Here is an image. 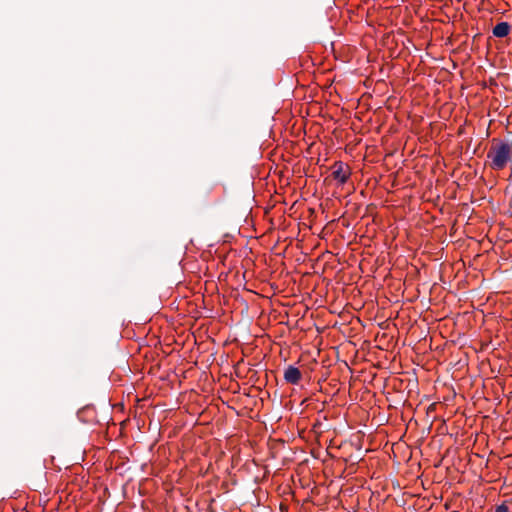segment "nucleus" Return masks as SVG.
<instances>
[{
  "mask_svg": "<svg viewBox=\"0 0 512 512\" xmlns=\"http://www.w3.org/2000/svg\"><path fill=\"white\" fill-rule=\"evenodd\" d=\"M511 29V25L508 22H500L493 28V35L498 38L506 37Z\"/></svg>",
  "mask_w": 512,
  "mask_h": 512,
  "instance_id": "20e7f679",
  "label": "nucleus"
},
{
  "mask_svg": "<svg viewBox=\"0 0 512 512\" xmlns=\"http://www.w3.org/2000/svg\"><path fill=\"white\" fill-rule=\"evenodd\" d=\"M283 378L287 383L296 385L302 379V373L297 367L289 365L284 370Z\"/></svg>",
  "mask_w": 512,
  "mask_h": 512,
  "instance_id": "f03ea898",
  "label": "nucleus"
},
{
  "mask_svg": "<svg viewBox=\"0 0 512 512\" xmlns=\"http://www.w3.org/2000/svg\"><path fill=\"white\" fill-rule=\"evenodd\" d=\"M490 159V167L494 170L503 169L512 160V141L492 140V146L487 153Z\"/></svg>",
  "mask_w": 512,
  "mask_h": 512,
  "instance_id": "f257e3e1",
  "label": "nucleus"
},
{
  "mask_svg": "<svg viewBox=\"0 0 512 512\" xmlns=\"http://www.w3.org/2000/svg\"><path fill=\"white\" fill-rule=\"evenodd\" d=\"M333 177L337 179L341 184H344L350 175L348 167L342 162H336L333 166Z\"/></svg>",
  "mask_w": 512,
  "mask_h": 512,
  "instance_id": "7ed1b4c3",
  "label": "nucleus"
}]
</instances>
